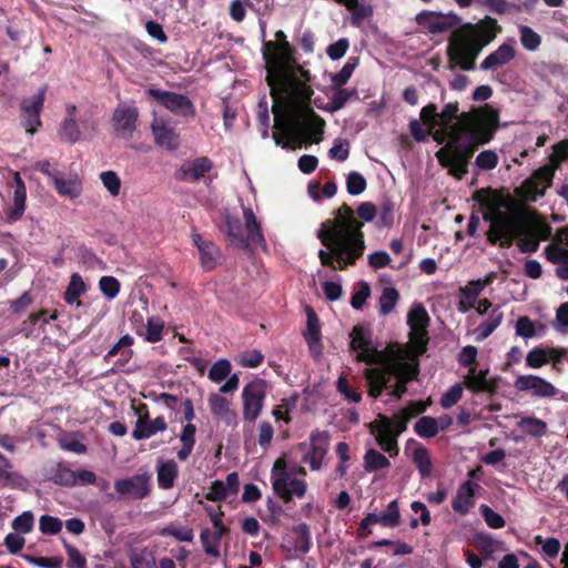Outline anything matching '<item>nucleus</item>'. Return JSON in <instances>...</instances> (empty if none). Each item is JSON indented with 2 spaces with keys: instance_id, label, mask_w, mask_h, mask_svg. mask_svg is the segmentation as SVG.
Masks as SVG:
<instances>
[{
  "instance_id": "1",
  "label": "nucleus",
  "mask_w": 568,
  "mask_h": 568,
  "mask_svg": "<svg viewBox=\"0 0 568 568\" xmlns=\"http://www.w3.org/2000/svg\"><path fill=\"white\" fill-rule=\"evenodd\" d=\"M334 219L326 220L317 231V239L328 251L320 250L321 264L334 271L353 266L365 251V222H372L377 207L372 202L361 203L356 211L343 203L333 212Z\"/></svg>"
},
{
  "instance_id": "2",
  "label": "nucleus",
  "mask_w": 568,
  "mask_h": 568,
  "mask_svg": "<svg viewBox=\"0 0 568 568\" xmlns=\"http://www.w3.org/2000/svg\"><path fill=\"white\" fill-rule=\"evenodd\" d=\"M420 119L409 121L410 135L416 142H425L429 136L443 146L436 152L438 162L462 180V114L458 102L447 103L438 112L435 103L422 108Z\"/></svg>"
},
{
  "instance_id": "3",
  "label": "nucleus",
  "mask_w": 568,
  "mask_h": 568,
  "mask_svg": "<svg viewBox=\"0 0 568 568\" xmlns=\"http://www.w3.org/2000/svg\"><path fill=\"white\" fill-rule=\"evenodd\" d=\"M277 80L268 83L273 100L274 128L283 130L293 116V109H301L306 121L298 125L304 142L318 143L324 132V120L311 108L314 90L296 75V72L276 71Z\"/></svg>"
},
{
  "instance_id": "4",
  "label": "nucleus",
  "mask_w": 568,
  "mask_h": 568,
  "mask_svg": "<svg viewBox=\"0 0 568 568\" xmlns=\"http://www.w3.org/2000/svg\"><path fill=\"white\" fill-rule=\"evenodd\" d=\"M487 235L491 244L499 242L500 246L507 247L518 237L521 252L532 253L539 247V240L530 232L527 212L517 207H510L506 212L496 211L491 215Z\"/></svg>"
},
{
  "instance_id": "5",
  "label": "nucleus",
  "mask_w": 568,
  "mask_h": 568,
  "mask_svg": "<svg viewBox=\"0 0 568 568\" xmlns=\"http://www.w3.org/2000/svg\"><path fill=\"white\" fill-rule=\"evenodd\" d=\"M497 125L498 115L488 105L464 112V173L475 150L493 139Z\"/></svg>"
},
{
  "instance_id": "6",
  "label": "nucleus",
  "mask_w": 568,
  "mask_h": 568,
  "mask_svg": "<svg viewBox=\"0 0 568 568\" xmlns=\"http://www.w3.org/2000/svg\"><path fill=\"white\" fill-rule=\"evenodd\" d=\"M416 21L433 34L453 29L447 45L448 65L452 70L462 69V26H457L458 17L423 11L416 16Z\"/></svg>"
},
{
  "instance_id": "7",
  "label": "nucleus",
  "mask_w": 568,
  "mask_h": 568,
  "mask_svg": "<svg viewBox=\"0 0 568 568\" xmlns=\"http://www.w3.org/2000/svg\"><path fill=\"white\" fill-rule=\"evenodd\" d=\"M418 364L407 362H388L379 367H369L364 371L367 383V392L372 398H378L389 387L393 377H402L412 382L418 377Z\"/></svg>"
},
{
  "instance_id": "8",
  "label": "nucleus",
  "mask_w": 568,
  "mask_h": 568,
  "mask_svg": "<svg viewBox=\"0 0 568 568\" xmlns=\"http://www.w3.org/2000/svg\"><path fill=\"white\" fill-rule=\"evenodd\" d=\"M499 31L497 21L490 17L477 23H464V71L475 68V59Z\"/></svg>"
},
{
  "instance_id": "9",
  "label": "nucleus",
  "mask_w": 568,
  "mask_h": 568,
  "mask_svg": "<svg viewBox=\"0 0 568 568\" xmlns=\"http://www.w3.org/2000/svg\"><path fill=\"white\" fill-rule=\"evenodd\" d=\"M477 348L468 345L464 346V367L469 366L468 373L464 375V387L474 392H484L493 395L497 387V378H487L488 368L477 369L476 363Z\"/></svg>"
},
{
  "instance_id": "10",
  "label": "nucleus",
  "mask_w": 568,
  "mask_h": 568,
  "mask_svg": "<svg viewBox=\"0 0 568 568\" xmlns=\"http://www.w3.org/2000/svg\"><path fill=\"white\" fill-rule=\"evenodd\" d=\"M146 94L150 99L156 101L160 105L165 108L174 115L181 118H194L195 106L192 100L181 93L165 91L156 88H149Z\"/></svg>"
},
{
  "instance_id": "11",
  "label": "nucleus",
  "mask_w": 568,
  "mask_h": 568,
  "mask_svg": "<svg viewBox=\"0 0 568 568\" xmlns=\"http://www.w3.org/2000/svg\"><path fill=\"white\" fill-rule=\"evenodd\" d=\"M267 383L263 378H255L247 383L242 390L243 419L254 423L262 413L266 398Z\"/></svg>"
},
{
  "instance_id": "12",
  "label": "nucleus",
  "mask_w": 568,
  "mask_h": 568,
  "mask_svg": "<svg viewBox=\"0 0 568 568\" xmlns=\"http://www.w3.org/2000/svg\"><path fill=\"white\" fill-rule=\"evenodd\" d=\"M45 92L47 87H43L37 94L29 99H23L21 102L22 125L27 133L31 135L42 125L40 113L43 109Z\"/></svg>"
},
{
  "instance_id": "13",
  "label": "nucleus",
  "mask_w": 568,
  "mask_h": 568,
  "mask_svg": "<svg viewBox=\"0 0 568 568\" xmlns=\"http://www.w3.org/2000/svg\"><path fill=\"white\" fill-rule=\"evenodd\" d=\"M272 485L275 495L285 504L292 503L294 497L303 498L307 490L305 480L292 477L288 473H280Z\"/></svg>"
},
{
  "instance_id": "14",
  "label": "nucleus",
  "mask_w": 568,
  "mask_h": 568,
  "mask_svg": "<svg viewBox=\"0 0 568 568\" xmlns=\"http://www.w3.org/2000/svg\"><path fill=\"white\" fill-rule=\"evenodd\" d=\"M329 434L326 430H314L310 435V447L302 462L307 463L312 470H320L327 455Z\"/></svg>"
},
{
  "instance_id": "15",
  "label": "nucleus",
  "mask_w": 568,
  "mask_h": 568,
  "mask_svg": "<svg viewBox=\"0 0 568 568\" xmlns=\"http://www.w3.org/2000/svg\"><path fill=\"white\" fill-rule=\"evenodd\" d=\"M554 172V168L545 165L538 169L531 178L527 179L521 185L525 200L535 201L537 197L542 196L546 189L551 184Z\"/></svg>"
},
{
  "instance_id": "16",
  "label": "nucleus",
  "mask_w": 568,
  "mask_h": 568,
  "mask_svg": "<svg viewBox=\"0 0 568 568\" xmlns=\"http://www.w3.org/2000/svg\"><path fill=\"white\" fill-rule=\"evenodd\" d=\"M371 432L376 433V440L381 448L389 457H395L399 453L397 436L392 433V420L383 414H378L376 420L371 425Z\"/></svg>"
},
{
  "instance_id": "17",
  "label": "nucleus",
  "mask_w": 568,
  "mask_h": 568,
  "mask_svg": "<svg viewBox=\"0 0 568 568\" xmlns=\"http://www.w3.org/2000/svg\"><path fill=\"white\" fill-rule=\"evenodd\" d=\"M264 60L266 62V82L272 83L277 80V69H283L286 72H295L293 64L296 65L295 58L293 55V49L288 44V49H278L277 52L270 53L264 52Z\"/></svg>"
},
{
  "instance_id": "18",
  "label": "nucleus",
  "mask_w": 568,
  "mask_h": 568,
  "mask_svg": "<svg viewBox=\"0 0 568 568\" xmlns=\"http://www.w3.org/2000/svg\"><path fill=\"white\" fill-rule=\"evenodd\" d=\"M151 475L138 474L129 478L118 479L114 483L115 490L122 496H131L134 499H144L149 496Z\"/></svg>"
},
{
  "instance_id": "19",
  "label": "nucleus",
  "mask_w": 568,
  "mask_h": 568,
  "mask_svg": "<svg viewBox=\"0 0 568 568\" xmlns=\"http://www.w3.org/2000/svg\"><path fill=\"white\" fill-rule=\"evenodd\" d=\"M351 348L361 351L357 355L358 361L366 364H374L378 352L372 348V333L363 325H355L351 332Z\"/></svg>"
},
{
  "instance_id": "20",
  "label": "nucleus",
  "mask_w": 568,
  "mask_h": 568,
  "mask_svg": "<svg viewBox=\"0 0 568 568\" xmlns=\"http://www.w3.org/2000/svg\"><path fill=\"white\" fill-rule=\"evenodd\" d=\"M213 169V162L207 156L196 158L183 163L174 173L178 181L197 182Z\"/></svg>"
},
{
  "instance_id": "21",
  "label": "nucleus",
  "mask_w": 568,
  "mask_h": 568,
  "mask_svg": "<svg viewBox=\"0 0 568 568\" xmlns=\"http://www.w3.org/2000/svg\"><path fill=\"white\" fill-rule=\"evenodd\" d=\"M514 385L518 390L531 392L536 397H554L558 394V389L551 383L536 375H521Z\"/></svg>"
},
{
  "instance_id": "22",
  "label": "nucleus",
  "mask_w": 568,
  "mask_h": 568,
  "mask_svg": "<svg viewBox=\"0 0 568 568\" xmlns=\"http://www.w3.org/2000/svg\"><path fill=\"white\" fill-rule=\"evenodd\" d=\"M151 131L156 145L164 148L170 152L175 151L179 148V134L163 118L154 116L151 122Z\"/></svg>"
},
{
  "instance_id": "23",
  "label": "nucleus",
  "mask_w": 568,
  "mask_h": 568,
  "mask_svg": "<svg viewBox=\"0 0 568 568\" xmlns=\"http://www.w3.org/2000/svg\"><path fill=\"white\" fill-rule=\"evenodd\" d=\"M139 111L135 106L120 104L113 112L112 122L119 134H132L136 129Z\"/></svg>"
},
{
  "instance_id": "24",
  "label": "nucleus",
  "mask_w": 568,
  "mask_h": 568,
  "mask_svg": "<svg viewBox=\"0 0 568 568\" xmlns=\"http://www.w3.org/2000/svg\"><path fill=\"white\" fill-rule=\"evenodd\" d=\"M306 331L304 338L313 354H321L323 349L321 323L317 314L311 306H306Z\"/></svg>"
},
{
  "instance_id": "25",
  "label": "nucleus",
  "mask_w": 568,
  "mask_h": 568,
  "mask_svg": "<svg viewBox=\"0 0 568 568\" xmlns=\"http://www.w3.org/2000/svg\"><path fill=\"white\" fill-rule=\"evenodd\" d=\"M13 180L16 182L13 204L4 211L6 219L9 223L17 222L22 217L26 211L27 201V189L23 180L21 179L18 172L14 173Z\"/></svg>"
},
{
  "instance_id": "26",
  "label": "nucleus",
  "mask_w": 568,
  "mask_h": 568,
  "mask_svg": "<svg viewBox=\"0 0 568 568\" xmlns=\"http://www.w3.org/2000/svg\"><path fill=\"white\" fill-rule=\"evenodd\" d=\"M192 239L200 253L201 266L205 271L214 270L217 265L220 248L212 241L203 240L197 233H194Z\"/></svg>"
},
{
  "instance_id": "27",
  "label": "nucleus",
  "mask_w": 568,
  "mask_h": 568,
  "mask_svg": "<svg viewBox=\"0 0 568 568\" xmlns=\"http://www.w3.org/2000/svg\"><path fill=\"white\" fill-rule=\"evenodd\" d=\"M207 402L210 410L215 418L222 420L227 426L237 425V415L233 409H231V404L227 398L217 394H212Z\"/></svg>"
},
{
  "instance_id": "28",
  "label": "nucleus",
  "mask_w": 568,
  "mask_h": 568,
  "mask_svg": "<svg viewBox=\"0 0 568 568\" xmlns=\"http://www.w3.org/2000/svg\"><path fill=\"white\" fill-rule=\"evenodd\" d=\"M516 57L515 48L509 43H503L495 51H493L480 63V69L484 71L497 70L500 67L508 64Z\"/></svg>"
},
{
  "instance_id": "29",
  "label": "nucleus",
  "mask_w": 568,
  "mask_h": 568,
  "mask_svg": "<svg viewBox=\"0 0 568 568\" xmlns=\"http://www.w3.org/2000/svg\"><path fill=\"white\" fill-rule=\"evenodd\" d=\"M243 215L245 220L244 240H247V250L251 245H257L261 247L266 246V241L262 232L261 223L251 207H244Z\"/></svg>"
},
{
  "instance_id": "30",
  "label": "nucleus",
  "mask_w": 568,
  "mask_h": 568,
  "mask_svg": "<svg viewBox=\"0 0 568 568\" xmlns=\"http://www.w3.org/2000/svg\"><path fill=\"white\" fill-rule=\"evenodd\" d=\"M336 3L344 6L351 12V23L359 27L362 21L373 16V7L359 0H334Z\"/></svg>"
},
{
  "instance_id": "31",
  "label": "nucleus",
  "mask_w": 568,
  "mask_h": 568,
  "mask_svg": "<svg viewBox=\"0 0 568 568\" xmlns=\"http://www.w3.org/2000/svg\"><path fill=\"white\" fill-rule=\"evenodd\" d=\"M555 241L562 245V247H554L551 245L546 247L547 258L555 264H562L568 258V227H561L556 232Z\"/></svg>"
},
{
  "instance_id": "32",
  "label": "nucleus",
  "mask_w": 568,
  "mask_h": 568,
  "mask_svg": "<svg viewBox=\"0 0 568 568\" xmlns=\"http://www.w3.org/2000/svg\"><path fill=\"white\" fill-rule=\"evenodd\" d=\"M225 230L231 244L247 250V240H244L243 225L239 217L226 215Z\"/></svg>"
},
{
  "instance_id": "33",
  "label": "nucleus",
  "mask_w": 568,
  "mask_h": 568,
  "mask_svg": "<svg viewBox=\"0 0 568 568\" xmlns=\"http://www.w3.org/2000/svg\"><path fill=\"white\" fill-rule=\"evenodd\" d=\"M179 475L178 464L173 460H166L158 466V484L162 489H170L174 486Z\"/></svg>"
},
{
  "instance_id": "34",
  "label": "nucleus",
  "mask_w": 568,
  "mask_h": 568,
  "mask_svg": "<svg viewBox=\"0 0 568 568\" xmlns=\"http://www.w3.org/2000/svg\"><path fill=\"white\" fill-rule=\"evenodd\" d=\"M55 191L70 199H77L82 193V182L79 179L65 180L60 174L52 182Z\"/></svg>"
},
{
  "instance_id": "35",
  "label": "nucleus",
  "mask_w": 568,
  "mask_h": 568,
  "mask_svg": "<svg viewBox=\"0 0 568 568\" xmlns=\"http://www.w3.org/2000/svg\"><path fill=\"white\" fill-rule=\"evenodd\" d=\"M195 434L196 427L194 424L187 423L183 426L182 433L180 434L182 447L178 452V458L180 460H186L192 454L195 445Z\"/></svg>"
},
{
  "instance_id": "36",
  "label": "nucleus",
  "mask_w": 568,
  "mask_h": 568,
  "mask_svg": "<svg viewBox=\"0 0 568 568\" xmlns=\"http://www.w3.org/2000/svg\"><path fill=\"white\" fill-rule=\"evenodd\" d=\"M376 523L387 528H394L400 524V511L397 499L392 500L385 510L376 513Z\"/></svg>"
},
{
  "instance_id": "37",
  "label": "nucleus",
  "mask_w": 568,
  "mask_h": 568,
  "mask_svg": "<svg viewBox=\"0 0 568 568\" xmlns=\"http://www.w3.org/2000/svg\"><path fill=\"white\" fill-rule=\"evenodd\" d=\"M11 462L0 453V486L19 487L24 480L23 477L14 471H11Z\"/></svg>"
},
{
  "instance_id": "38",
  "label": "nucleus",
  "mask_w": 568,
  "mask_h": 568,
  "mask_svg": "<svg viewBox=\"0 0 568 568\" xmlns=\"http://www.w3.org/2000/svg\"><path fill=\"white\" fill-rule=\"evenodd\" d=\"M518 427L532 437H542L548 432L547 423L531 416L521 417Z\"/></svg>"
},
{
  "instance_id": "39",
  "label": "nucleus",
  "mask_w": 568,
  "mask_h": 568,
  "mask_svg": "<svg viewBox=\"0 0 568 568\" xmlns=\"http://www.w3.org/2000/svg\"><path fill=\"white\" fill-rule=\"evenodd\" d=\"M503 317V312H500L499 308H494L489 316L474 331L477 334V339L488 337L499 326Z\"/></svg>"
},
{
  "instance_id": "40",
  "label": "nucleus",
  "mask_w": 568,
  "mask_h": 568,
  "mask_svg": "<svg viewBox=\"0 0 568 568\" xmlns=\"http://www.w3.org/2000/svg\"><path fill=\"white\" fill-rule=\"evenodd\" d=\"M85 291L87 286L81 275L79 273H74L71 275L69 285L67 287V291L64 292V301L68 304H80L78 300Z\"/></svg>"
},
{
  "instance_id": "41",
  "label": "nucleus",
  "mask_w": 568,
  "mask_h": 568,
  "mask_svg": "<svg viewBox=\"0 0 568 568\" xmlns=\"http://www.w3.org/2000/svg\"><path fill=\"white\" fill-rule=\"evenodd\" d=\"M293 532L296 535L294 548L301 554H307L312 547L311 531L307 524L302 523L293 527Z\"/></svg>"
},
{
  "instance_id": "42",
  "label": "nucleus",
  "mask_w": 568,
  "mask_h": 568,
  "mask_svg": "<svg viewBox=\"0 0 568 568\" xmlns=\"http://www.w3.org/2000/svg\"><path fill=\"white\" fill-rule=\"evenodd\" d=\"M413 462L416 465L422 478H428L430 476L432 459L426 447L420 445L414 449Z\"/></svg>"
},
{
  "instance_id": "43",
  "label": "nucleus",
  "mask_w": 568,
  "mask_h": 568,
  "mask_svg": "<svg viewBox=\"0 0 568 568\" xmlns=\"http://www.w3.org/2000/svg\"><path fill=\"white\" fill-rule=\"evenodd\" d=\"M59 136L62 142L74 144L81 138V131L75 119L65 118L60 126Z\"/></svg>"
},
{
  "instance_id": "44",
  "label": "nucleus",
  "mask_w": 568,
  "mask_h": 568,
  "mask_svg": "<svg viewBox=\"0 0 568 568\" xmlns=\"http://www.w3.org/2000/svg\"><path fill=\"white\" fill-rule=\"evenodd\" d=\"M389 466L388 458L374 448H369L364 455V468L368 473L388 468Z\"/></svg>"
},
{
  "instance_id": "45",
  "label": "nucleus",
  "mask_w": 568,
  "mask_h": 568,
  "mask_svg": "<svg viewBox=\"0 0 568 568\" xmlns=\"http://www.w3.org/2000/svg\"><path fill=\"white\" fill-rule=\"evenodd\" d=\"M414 432L422 438H432L438 434L439 425L436 418L423 416L415 423Z\"/></svg>"
},
{
  "instance_id": "46",
  "label": "nucleus",
  "mask_w": 568,
  "mask_h": 568,
  "mask_svg": "<svg viewBox=\"0 0 568 568\" xmlns=\"http://www.w3.org/2000/svg\"><path fill=\"white\" fill-rule=\"evenodd\" d=\"M129 558L132 568H156L154 555L148 548L132 550Z\"/></svg>"
},
{
  "instance_id": "47",
  "label": "nucleus",
  "mask_w": 568,
  "mask_h": 568,
  "mask_svg": "<svg viewBox=\"0 0 568 568\" xmlns=\"http://www.w3.org/2000/svg\"><path fill=\"white\" fill-rule=\"evenodd\" d=\"M357 65H358V58H356V57L348 58V60L343 65V68L337 73H334L332 75L331 80H332L333 87L341 88L344 84H346L348 82V80L351 79V77Z\"/></svg>"
},
{
  "instance_id": "48",
  "label": "nucleus",
  "mask_w": 568,
  "mask_h": 568,
  "mask_svg": "<svg viewBox=\"0 0 568 568\" xmlns=\"http://www.w3.org/2000/svg\"><path fill=\"white\" fill-rule=\"evenodd\" d=\"M407 324L410 329H426L429 324V316L425 307L420 304L415 305L408 313Z\"/></svg>"
},
{
  "instance_id": "49",
  "label": "nucleus",
  "mask_w": 568,
  "mask_h": 568,
  "mask_svg": "<svg viewBox=\"0 0 568 568\" xmlns=\"http://www.w3.org/2000/svg\"><path fill=\"white\" fill-rule=\"evenodd\" d=\"M399 300V293L395 287H385L379 297V312L382 315L389 314Z\"/></svg>"
},
{
  "instance_id": "50",
  "label": "nucleus",
  "mask_w": 568,
  "mask_h": 568,
  "mask_svg": "<svg viewBox=\"0 0 568 568\" xmlns=\"http://www.w3.org/2000/svg\"><path fill=\"white\" fill-rule=\"evenodd\" d=\"M158 535L165 537L172 536L179 541L191 542L194 538L193 529L190 527H176L174 525H169L158 530Z\"/></svg>"
},
{
  "instance_id": "51",
  "label": "nucleus",
  "mask_w": 568,
  "mask_h": 568,
  "mask_svg": "<svg viewBox=\"0 0 568 568\" xmlns=\"http://www.w3.org/2000/svg\"><path fill=\"white\" fill-rule=\"evenodd\" d=\"M520 42L528 51H536L541 44V37L528 26L519 27Z\"/></svg>"
},
{
  "instance_id": "52",
  "label": "nucleus",
  "mask_w": 568,
  "mask_h": 568,
  "mask_svg": "<svg viewBox=\"0 0 568 568\" xmlns=\"http://www.w3.org/2000/svg\"><path fill=\"white\" fill-rule=\"evenodd\" d=\"M52 481L61 486L73 487L75 486V471L59 464L52 475Z\"/></svg>"
},
{
  "instance_id": "53",
  "label": "nucleus",
  "mask_w": 568,
  "mask_h": 568,
  "mask_svg": "<svg viewBox=\"0 0 568 568\" xmlns=\"http://www.w3.org/2000/svg\"><path fill=\"white\" fill-rule=\"evenodd\" d=\"M11 527L14 531L19 534H28L32 531L34 527V516L32 511L27 510L23 511L21 515L17 516L12 520Z\"/></svg>"
},
{
  "instance_id": "54",
  "label": "nucleus",
  "mask_w": 568,
  "mask_h": 568,
  "mask_svg": "<svg viewBox=\"0 0 568 568\" xmlns=\"http://www.w3.org/2000/svg\"><path fill=\"white\" fill-rule=\"evenodd\" d=\"M232 366L229 359H219L209 371V378L212 382L220 383L229 377Z\"/></svg>"
},
{
  "instance_id": "55",
  "label": "nucleus",
  "mask_w": 568,
  "mask_h": 568,
  "mask_svg": "<svg viewBox=\"0 0 568 568\" xmlns=\"http://www.w3.org/2000/svg\"><path fill=\"white\" fill-rule=\"evenodd\" d=\"M366 180L361 173L353 171L347 175L346 189L351 195L362 194L366 190Z\"/></svg>"
},
{
  "instance_id": "56",
  "label": "nucleus",
  "mask_w": 568,
  "mask_h": 568,
  "mask_svg": "<svg viewBox=\"0 0 568 568\" xmlns=\"http://www.w3.org/2000/svg\"><path fill=\"white\" fill-rule=\"evenodd\" d=\"M120 287V282L113 276H102L99 281V288L108 300L115 298Z\"/></svg>"
},
{
  "instance_id": "57",
  "label": "nucleus",
  "mask_w": 568,
  "mask_h": 568,
  "mask_svg": "<svg viewBox=\"0 0 568 568\" xmlns=\"http://www.w3.org/2000/svg\"><path fill=\"white\" fill-rule=\"evenodd\" d=\"M356 95H357V92L354 89L348 90V89H343L342 87L337 88V90L333 93L331 101H329L331 110L332 111L341 110L342 108H344L346 102L352 97H356Z\"/></svg>"
},
{
  "instance_id": "58",
  "label": "nucleus",
  "mask_w": 568,
  "mask_h": 568,
  "mask_svg": "<svg viewBox=\"0 0 568 568\" xmlns=\"http://www.w3.org/2000/svg\"><path fill=\"white\" fill-rule=\"evenodd\" d=\"M39 528L44 535H57L62 529V520L58 517L43 515L40 517Z\"/></svg>"
},
{
  "instance_id": "59",
  "label": "nucleus",
  "mask_w": 568,
  "mask_h": 568,
  "mask_svg": "<svg viewBox=\"0 0 568 568\" xmlns=\"http://www.w3.org/2000/svg\"><path fill=\"white\" fill-rule=\"evenodd\" d=\"M100 179L104 187L111 195L116 196L120 194L121 180L114 171H104L100 174Z\"/></svg>"
},
{
  "instance_id": "60",
  "label": "nucleus",
  "mask_w": 568,
  "mask_h": 568,
  "mask_svg": "<svg viewBox=\"0 0 568 568\" xmlns=\"http://www.w3.org/2000/svg\"><path fill=\"white\" fill-rule=\"evenodd\" d=\"M201 544L203 546L204 552L207 556L219 558L221 556L220 554V542H215L214 539H212V531L210 529H203L200 534Z\"/></svg>"
},
{
  "instance_id": "61",
  "label": "nucleus",
  "mask_w": 568,
  "mask_h": 568,
  "mask_svg": "<svg viewBox=\"0 0 568 568\" xmlns=\"http://www.w3.org/2000/svg\"><path fill=\"white\" fill-rule=\"evenodd\" d=\"M409 343L418 354L425 353L428 344L427 329H410Z\"/></svg>"
},
{
  "instance_id": "62",
  "label": "nucleus",
  "mask_w": 568,
  "mask_h": 568,
  "mask_svg": "<svg viewBox=\"0 0 568 568\" xmlns=\"http://www.w3.org/2000/svg\"><path fill=\"white\" fill-rule=\"evenodd\" d=\"M156 433H158L156 429L154 428V426H152L151 419H148L145 422L136 420L135 427L132 432V437L135 440H143V439H148V438L152 437Z\"/></svg>"
},
{
  "instance_id": "63",
  "label": "nucleus",
  "mask_w": 568,
  "mask_h": 568,
  "mask_svg": "<svg viewBox=\"0 0 568 568\" xmlns=\"http://www.w3.org/2000/svg\"><path fill=\"white\" fill-rule=\"evenodd\" d=\"M394 203L386 199L379 205V221L378 225L384 227H390L394 223Z\"/></svg>"
},
{
  "instance_id": "64",
  "label": "nucleus",
  "mask_w": 568,
  "mask_h": 568,
  "mask_svg": "<svg viewBox=\"0 0 568 568\" xmlns=\"http://www.w3.org/2000/svg\"><path fill=\"white\" fill-rule=\"evenodd\" d=\"M554 328L561 333H568V302L562 303L556 312V318L552 323Z\"/></svg>"
}]
</instances>
